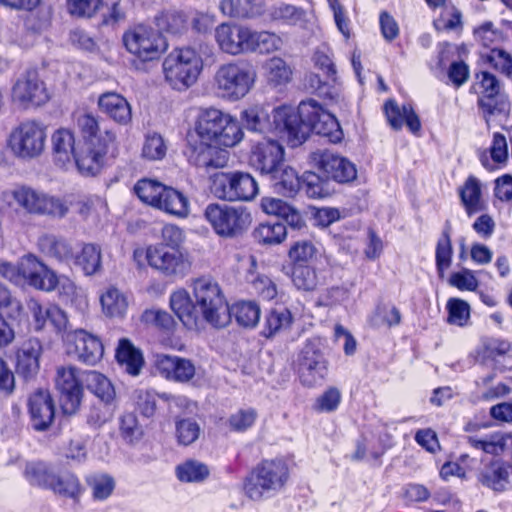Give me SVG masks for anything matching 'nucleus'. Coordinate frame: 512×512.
Segmentation results:
<instances>
[{
  "instance_id": "obj_14",
  "label": "nucleus",
  "mask_w": 512,
  "mask_h": 512,
  "mask_svg": "<svg viewBox=\"0 0 512 512\" xmlns=\"http://www.w3.org/2000/svg\"><path fill=\"white\" fill-rule=\"evenodd\" d=\"M123 42L126 49L142 61L158 59L168 47L160 32L143 24L125 32Z\"/></svg>"
},
{
  "instance_id": "obj_59",
  "label": "nucleus",
  "mask_w": 512,
  "mask_h": 512,
  "mask_svg": "<svg viewBox=\"0 0 512 512\" xmlns=\"http://www.w3.org/2000/svg\"><path fill=\"white\" fill-rule=\"evenodd\" d=\"M200 434V427L192 419H182L176 423V436L182 445H190L195 442Z\"/></svg>"
},
{
  "instance_id": "obj_3",
  "label": "nucleus",
  "mask_w": 512,
  "mask_h": 512,
  "mask_svg": "<svg viewBox=\"0 0 512 512\" xmlns=\"http://www.w3.org/2000/svg\"><path fill=\"white\" fill-rule=\"evenodd\" d=\"M195 131L200 139L224 147L236 146L244 136L237 119L215 108L205 109L199 114Z\"/></svg>"
},
{
  "instance_id": "obj_34",
  "label": "nucleus",
  "mask_w": 512,
  "mask_h": 512,
  "mask_svg": "<svg viewBox=\"0 0 512 512\" xmlns=\"http://www.w3.org/2000/svg\"><path fill=\"white\" fill-rule=\"evenodd\" d=\"M41 344L33 339L25 343L17 354V372L25 379L31 378L39 370Z\"/></svg>"
},
{
  "instance_id": "obj_9",
  "label": "nucleus",
  "mask_w": 512,
  "mask_h": 512,
  "mask_svg": "<svg viewBox=\"0 0 512 512\" xmlns=\"http://www.w3.org/2000/svg\"><path fill=\"white\" fill-rule=\"evenodd\" d=\"M0 275L14 284L26 281L30 286L45 291H51L57 285L56 275L33 255L23 257L18 266L1 263Z\"/></svg>"
},
{
  "instance_id": "obj_36",
  "label": "nucleus",
  "mask_w": 512,
  "mask_h": 512,
  "mask_svg": "<svg viewBox=\"0 0 512 512\" xmlns=\"http://www.w3.org/2000/svg\"><path fill=\"white\" fill-rule=\"evenodd\" d=\"M155 24L159 30L172 35H180L188 28L186 13L177 8L162 10L155 16Z\"/></svg>"
},
{
  "instance_id": "obj_25",
  "label": "nucleus",
  "mask_w": 512,
  "mask_h": 512,
  "mask_svg": "<svg viewBox=\"0 0 512 512\" xmlns=\"http://www.w3.org/2000/svg\"><path fill=\"white\" fill-rule=\"evenodd\" d=\"M155 365L163 377L178 383L189 382L196 373L193 362L179 356L158 355Z\"/></svg>"
},
{
  "instance_id": "obj_11",
  "label": "nucleus",
  "mask_w": 512,
  "mask_h": 512,
  "mask_svg": "<svg viewBox=\"0 0 512 512\" xmlns=\"http://www.w3.org/2000/svg\"><path fill=\"white\" fill-rule=\"evenodd\" d=\"M210 190L221 200L251 201L259 192L258 183L248 172H218L211 177Z\"/></svg>"
},
{
  "instance_id": "obj_44",
  "label": "nucleus",
  "mask_w": 512,
  "mask_h": 512,
  "mask_svg": "<svg viewBox=\"0 0 512 512\" xmlns=\"http://www.w3.org/2000/svg\"><path fill=\"white\" fill-rule=\"evenodd\" d=\"M75 265L79 266L85 275H93L101 268V250L94 244H85L74 256Z\"/></svg>"
},
{
  "instance_id": "obj_52",
  "label": "nucleus",
  "mask_w": 512,
  "mask_h": 512,
  "mask_svg": "<svg viewBox=\"0 0 512 512\" xmlns=\"http://www.w3.org/2000/svg\"><path fill=\"white\" fill-rule=\"evenodd\" d=\"M75 121L84 141H97L100 136L104 135L98 117L92 113H79L75 116Z\"/></svg>"
},
{
  "instance_id": "obj_58",
  "label": "nucleus",
  "mask_w": 512,
  "mask_h": 512,
  "mask_svg": "<svg viewBox=\"0 0 512 512\" xmlns=\"http://www.w3.org/2000/svg\"><path fill=\"white\" fill-rule=\"evenodd\" d=\"M115 409L116 406L103 403L92 405L87 415V424L94 429H99L112 419Z\"/></svg>"
},
{
  "instance_id": "obj_20",
  "label": "nucleus",
  "mask_w": 512,
  "mask_h": 512,
  "mask_svg": "<svg viewBox=\"0 0 512 512\" xmlns=\"http://www.w3.org/2000/svg\"><path fill=\"white\" fill-rule=\"evenodd\" d=\"M66 354L74 355L79 361L95 365L104 354L100 339L85 330L66 332Z\"/></svg>"
},
{
  "instance_id": "obj_43",
  "label": "nucleus",
  "mask_w": 512,
  "mask_h": 512,
  "mask_svg": "<svg viewBox=\"0 0 512 512\" xmlns=\"http://www.w3.org/2000/svg\"><path fill=\"white\" fill-rule=\"evenodd\" d=\"M266 78L269 84L274 86L285 85L292 79L291 66L281 57H272L264 65Z\"/></svg>"
},
{
  "instance_id": "obj_50",
  "label": "nucleus",
  "mask_w": 512,
  "mask_h": 512,
  "mask_svg": "<svg viewBox=\"0 0 512 512\" xmlns=\"http://www.w3.org/2000/svg\"><path fill=\"white\" fill-rule=\"evenodd\" d=\"M482 352L480 355L483 360L496 357L509 356L512 357V342L497 337H483L481 339Z\"/></svg>"
},
{
  "instance_id": "obj_63",
  "label": "nucleus",
  "mask_w": 512,
  "mask_h": 512,
  "mask_svg": "<svg viewBox=\"0 0 512 512\" xmlns=\"http://www.w3.org/2000/svg\"><path fill=\"white\" fill-rule=\"evenodd\" d=\"M120 432L122 437L129 443H133L141 437L142 429L134 413H125L121 417Z\"/></svg>"
},
{
  "instance_id": "obj_64",
  "label": "nucleus",
  "mask_w": 512,
  "mask_h": 512,
  "mask_svg": "<svg viewBox=\"0 0 512 512\" xmlns=\"http://www.w3.org/2000/svg\"><path fill=\"white\" fill-rule=\"evenodd\" d=\"M341 402V393L338 388L330 387L315 402L314 409L318 412H333Z\"/></svg>"
},
{
  "instance_id": "obj_23",
  "label": "nucleus",
  "mask_w": 512,
  "mask_h": 512,
  "mask_svg": "<svg viewBox=\"0 0 512 512\" xmlns=\"http://www.w3.org/2000/svg\"><path fill=\"white\" fill-rule=\"evenodd\" d=\"M24 474L32 485L51 489L59 495L64 492L61 463L31 462L26 465Z\"/></svg>"
},
{
  "instance_id": "obj_61",
  "label": "nucleus",
  "mask_w": 512,
  "mask_h": 512,
  "mask_svg": "<svg viewBox=\"0 0 512 512\" xmlns=\"http://www.w3.org/2000/svg\"><path fill=\"white\" fill-rule=\"evenodd\" d=\"M142 317L147 324H152L165 332H171L176 324L174 318L162 310H146Z\"/></svg>"
},
{
  "instance_id": "obj_5",
  "label": "nucleus",
  "mask_w": 512,
  "mask_h": 512,
  "mask_svg": "<svg viewBox=\"0 0 512 512\" xmlns=\"http://www.w3.org/2000/svg\"><path fill=\"white\" fill-rule=\"evenodd\" d=\"M289 478V470L282 460H263L244 481L245 495L253 501L279 492Z\"/></svg>"
},
{
  "instance_id": "obj_48",
  "label": "nucleus",
  "mask_w": 512,
  "mask_h": 512,
  "mask_svg": "<svg viewBox=\"0 0 512 512\" xmlns=\"http://www.w3.org/2000/svg\"><path fill=\"white\" fill-rule=\"evenodd\" d=\"M87 485L92 490V497L96 501H104L108 499L114 489V478L106 473H93L86 477Z\"/></svg>"
},
{
  "instance_id": "obj_60",
  "label": "nucleus",
  "mask_w": 512,
  "mask_h": 512,
  "mask_svg": "<svg viewBox=\"0 0 512 512\" xmlns=\"http://www.w3.org/2000/svg\"><path fill=\"white\" fill-rule=\"evenodd\" d=\"M167 147L158 134L148 135L145 139L142 155L149 160H160L166 155Z\"/></svg>"
},
{
  "instance_id": "obj_33",
  "label": "nucleus",
  "mask_w": 512,
  "mask_h": 512,
  "mask_svg": "<svg viewBox=\"0 0 512 512\" xmlns=\"http://www.w3.org/2000/svg\"><path fill=\"white\" fill-rule=\"evenodd\" d=\"M116 359L118 364L131 376H138L144 366V357L140 349L133 343L122 338L118 342L116 349Z\"/></svg>"
},
{
  "instance_id": "obj_57",
  "label": "nucleus",
  "mask_w": 512,
  "mask_h": 512,
  "mask_svg": "<svg viewBox=\"0 0 512 512\" xmlns=\"http://www.w3.org/2000/svg\"><path fill=\"white\" fill-rule=\"evenodd\" d=\"M22 313L20 302L11 297L10 291L0 283V316L13 320L18 319Z\"/></svg>"
},
{
  "instance_id": "obj_46",
  "label": "nucleus",
  "mask_w": 512,
  "mask_h": 512,
  "mask_svg": "<svg viewBox=\"0 0 512 512\" xmlns=\"http://www.w3.org/2000/svg\"><path fill=\"white\" fill-rule=\"evenodd\" d=\"M165 188L159 181L143 178L134 185V192L142 202L156 208Z\"/></svg>"
},
{
  "instance_id": "obj_56",
  "label": "nucleus",
  "mask_w": 512,
  "mask_h": 512,
  "mask_svg": "<svg viewBox=\"0 0 512 512\" xmlns=\"http://www.w3.org/2000/svg\"><path fill=\"white\" fill-rule=\"evenodd\" d=\"M448 322L450 324L464 326L470 318V307L467 302L457 298L449 299L447 303Z\"/></svg>"
},
{
  "instance_id": "obj_53",
  "label": "nucleus",
  "mask_w": 512,
  "mask_h": 512,
  "mask_svg": "<svg viewBox=\"0 0 512 512\" xmlns=\"http://www.w3.org/2000/svg\"><path fill=\"white\" fill-rule=\"evenodd\" d=\"M237 323L243 327H254L260 318V309L253 302H240L230 309Z\"/></svg>"
},
{
  "instance_id": "obj_51",
  "label": "nucleus",
  "mask_w": 512,
  "mask_h": 512,
  "mask_svg": "<svg viewBox=\"0 0 512 512\" xmlns=\"http://www.w3.org/2000/svg\"><path fill=\"white\" fill-rule=\"evenodd\" d=\"M209 473L207 465L196 460H188L176 467V475L182 482H202Z\"/></svg>"
},
{
  "instance_id": "obj_13",
  "label": "nucleus",
  "mask_w": 512,
  "mask_h": 512,
  "mask_svg": "<svg viewBox=\"0 0 512 512\" xmlns=\"http://www.w3.org/2000/svg\"><path fill=\"white\" fill-rule=\"evenodd\" d=\"M215 81L223 97L238 100L251 89L255 81V72L246 62H230L219 67Z\"/></svg>"
},
{
  "instance_id": "obj_38",
  "label": "nucleus",
  "mask_w": 512,
  "mask_h": 512,
  "mask_svg": "<svg viewBox=\"0 0 512 512\" xmlns=\"http://www.w3.org/2000/svg\"><path fill=\"white\" fill-rule=\"evenodd\" d=\"M221 11L230 17L253 18L264 11L263 0H222Z\"/></svg>"
},
{
  "instance_id": "obj_2",
  "label": "nucleus",
  "mask_w": 512,
  "mask_h": 512,
  "mask_svg": "<svg viewBox=\"0 0 512 512\" xmlns=\"http://www.w3.org/2000/svg\"><path fill=\"white\" fill-rule=\"evenodd\" d=\"M84 385L101 403L116 406L115 388L106 376L70 366L66 369V415H73L79 410L84 397Z\"/></svg>"
},
{
  "instance_id": "obj_42",
  "label": "nucleus",
  "mask_w": 512,
  "mask_h": 512,
  "mask_svg": "<svg viewBox=\"0 0 512 512\" xmlns=\"http://www.w3.org/2000/svg\"><path fill=\"white\" fill-rule=\"evenodd\" d=\"M286 235V226L280 221L261 223L253 231L255 241L266 245L280 244L286 238Z\"/></svg>"
},
{
  "instance_id": "obj_28",
  "label": "nucleus",
  "mask_w": 512,
  "mask_h": 512,
  "mask_svg": "<svg viewBox=\"0 0 512 512\" xmlns=\"http://www.w3.org/2000/svg\"><path fill=\"white\" fill-rule=\"evenodd\" d=\"M509 465L501 459H493L483 466L478 480L479 482L495 492L508 490L510 486Z\"/></svg>"
},
{
  "instance_id": "obj_6",
  "label": "nucleus",
  "mask_w": 512,
  "mask_h": 512,
  "mask_svg": "<svg viewBox=\"0 0 512 512\" xmlns=\"http://www.w3.org/2000/svg\"><path fill=\"white\" fill-rule=\"evenodd\" d=\"M116 134L110 129H104V135L97 141H83L71 144V151L78 172L85 177H94L102 171L105 165V156L111 151L115 156Z\"/></svg>"
},
{
  "instance_id": "obj_62",
  "label": "nucleus",
  "mask_w": 512,
  "mask_h": 512,
  "mask_svg": "<svg viewBox=\"0 0 512 512\" xmlns=\"http://www.w3.org/2000/svg\"><path fill=\"white\" fill-rule=\"evenodd\" d=\"M257 418L254 408L240 409L229 417V425L232 430L243 432L250 428Z\"/></svg>"
},
{
  "instance_id": "obj_7",
  "label": "nucleus",
  "mask_w": 512,
  "mask_h": 512,
  "mask_svg": "<svg viewBox=\"0 0 512 512\" xmlns=\"http://www.w3.org/2000/svg\"><path fill=\"white\" fill-rule=\"evenodd\" d=\"M201 70V57L189 47L174 49L163 61L165 79L176 90H185L192 86Z\"/></svg>"
},
{
  "instance_id": "obj_10",
  "label": "nucleus",
  "mask_w": 512,
  "mask_h": 512,
  "mask_svg": "<svg viewBox=\"0 0 512 512\" xmlns=\"http://www.w3.org/2000/svg\"><path fill=\"white\" fill-rule=\"evenodd\" d=\"M46 143V127L37 120H24L8 135L7 147L11 153L23 160L39 157Z\"/></svg>"
},
{
  "instance_id": "obj_54",
  "label": "nucleus",
  "mask_w": 512,
  "mask_h": 512,
  "mask_svg": "<svg viewBox=\"0 0 512 512\" xmlns=\"http://www.w3.org/2000/svg\"><path fill=\"white\" fill-rule=\"evenodd\" d=\"M291 277L293 284L299 290L312 291L318 284L316 272L309 265H294Z\"/></svg>"
},
{
  "instance_id": "obj_21",
  "label": "nucleus",
  "mask_w": 512,
  "mask_h": 512,
  "mask_svg": "<svg viewBox=\"0 0 512 512\" xmlns=\"http://www.w3.org/2000/svg\"><path fill=\"white\" fill-rule=\"evenodd\" d=\"M284 154V148L278 141L263 138L252 146L249 164L266 177L283 166Z\"/></svg>"
},
{
  "instance_id": "obj_26",
  "label": "nucleus",
  "mask_w": 512,
  "mask_h": 512,
  "mask_svg": "<svg viewBox=\"0 0 512 512\" xmlns=\"http://www.w3.org/2000/svg\"><path fill=\"white\" fill-rule=\"evenodd\" d=\"M32 426L35 430L45 431L51 425L55 416V407L47 390L33 393L28 402Z\"/></svg>"
},
{
  "instance_id": "obj_45",
  "label": "nucleus",
  "mask_w": 512,
  "mask_h": 512,
  "mask_svg": "<svg viewBox=\"0 0 512 512\" xmlns=\"http://www.w3.org/2000/svg\"><path fill=\"white\" fill-rule=\"evenodd\" d=\"M268 16L272 21L295 26L305 21L306 13L302 8L280 3L269 8Z\"/></svg>"
},
{
  "instance_id": "obj_18",
  "label": "nucleus",
  "mask_w": 512,
  "mask_h": 512,
  "mask_svg": "<svg viewBox=\"0 0 512 512\" xmlns=\"http://www.w3.org/2000/svg\"><path fill=\"white\" fill-rule=\"evenodd\" d=\"M184 154L188 162L196 167L210 169H220L227 166L229 161V152L213 146L205 140L196 139L189 136Z\"/></svg>"
},
{
  "instance_id": "obj_31",
  "label": "nucleus",
  "mask_w": 512,
  "mask_h": 512,
  "mask_svg": "<svg viewBox=\"0 0 512 512\" xmlns=\"http://www.w3.org/2000/svg\"><path fill=\"white\" fill-rule=\"evenodd\" d=\"M468 444L486 454L499 456L512 447V434L497 431L480 438L478 436H467Z\"/></svg>"
},
{
  "instance_id": "obj_22",
  "label": "nucleus",
  "mask_w": 512,
  "mask_h": 512,
  "mask_svg": "<svg viewBox=\"0 0 512 512\" xmlns=\"http://www.w3.org/2000/svg\"><path fill=\"white\" fill-rule=\"evenodd\" d=\"M146 259L152 268L167 277L183 276L187 267L182 253L164 244L149 246L146 250Z\"/></svg>"
},
{
  "instance_id": "obj_41",
  "label": "nucleus",
  "mask_w": 512,
  "mask_h": 512,
  "mask_svg": "<svg viewBox=\"0 0 512 512\" xmlns=\"http://www.w3.org/2000/svg\"><path fill=\"white\" fill-rule=\"evenodd\" d=\"M283 45L280 36L269 31H253L250 29L249 53L269 54L279 50Z\"/></svg>"
},
{
  "instance_id": "obj_15",
  "label": "nucleus",
  "mask_w": 512,
  "mask_h": 512,
  "mask_svg": "<svg viewBox=\"0 0 512 512\" xmlns=\"http://www.w3.org/2000/svg\"><path fill=\"white\" fill-rule=\"evenodd\" d=\"M472 89L479 94L478 107L486 120L491 116L505 114L509 111L508 97L501 91L500 82L493 74L487 71L477 73Z\"/></svg>"
},
{
  "instance_id": "obj_40",
  "label": "nucleus",
  "mask_w": 512,
  "mask_h": 512,
  "mask_svg": "<svg viewBox=\"0 0 512 512\" xmlns=\"http://www.w3.org/2000/svg\"><path fill=\"white\" fill-rule=\"evenodd\" d=\"M460 199L469 216L483 209L481 203V185L474 176H469L460 189Z\"/></svg>"
},
{
  "instance_id": "obj_12",
  "label": "nucleus",
  "mask_w": 512,
  "mask_h": 512,
  "mask_svg": "<svg viewBox=\"0 0 512 512\" xmlns=\"http://www.w3.org/2000/svg\"><path fill=\"white\" fill-rule=\"evenodd\" d=\"M204 218L217 235L228 238L242 234L251 222L250 213L245 208L218 203L206 206Z\"/></svg>"
},
{
  "instance_id": "obj_1",
  "label": "nucleus",
  "mask_w": 512,
  "mask_h": 512,
  "mask_svg": "<svg viewBox=\"0 0 512 512\" xmlns=\"http://www.w3.org/2000/svg\"><path fill=\"white\" fill-rule=\"evenodd\" d=\"M273 121L269 115L259 108L244 110L241 119L247 130L260 134L274 130L286 137L292 146L302 144L310 135L315 133L328 139L331 143H339L343 131L336 117L314 99L303 100L297 109L289 106L277 107L273 110Z\"/></svg>"
},
{
  "instance_id": "obj_17",
  "label": "nucleus",
  "mask_w": 512,
  "mask_h": 512,
  "mask_svg": "<svg viewBox=\"0 0 512 512\" xmlns=\"http://www.w3.org/2000/svg\"><path fill=\"white\" fill-rule=\"evenodd\" d=\"M311 163L328 180L344 184L356 179L354 163L330 150H317L310 155Z\"/></svg>"
},
{
  "instance_id": "obj_4",
  "label": "nucleus",
  "mask_w": 512,
  "mask_h": 512,
  "mask_svg": "<svg viewBox=\"0 0 512 512\" xmlns=\"http://www.w3.org/2000/svg\"><path fill=\"white\" fill-rule=\"evenodd\" d=\"M193 296L198 313L211 326L223 328L230 323L231 311L217 282L205 277L196 279Z\"/></svg>"
},
{
  "instance_id": "obj_55",
  "label": "nucleus",
  "mask_w": 512,
  "mask_h": 512,
  "mask_svg": "<svg viewBox=\"0 0 512 512\" xmlns=\"http://www.w3.org/2000/svg\"><path fill=\"white\" fill-rule=\"evenodd\" d=\"M316 247L309 240L295 242L289 249L288 256L294 265H309L316 255Z\"/></svg>"
},
{
  "instance_id": "obj_32",
  "label": "nucleus",
  "mask_w": 512,
  "mask_h": 512,
  "mask_svg": "<svg viewBox=\"0 0 512 512\" xmlns=\"http://www.w3.org/2000/svg\"><path fill=\"white\" fill-rule=\"evenodd\" d=\"M170 307L185 327L188 329L198 327V309L187 291L182 289L173 292L170 296Z\"/></svg>"
},
{
  "instance_id": "obj_8",
  "label": "nucleus",
  "mask_w": 512,
  "mask_h": 512,
  "mask_svg": "<svg viewBox=\"0 0 512 512\" xmlns=\"http://www.w3.org/2000/svg\"><path fill=\"white\" fill-rule=\"evenodd\" d=\"M0 200L7 207L17 204L29 214L62 216L64 213V204L59 197L25 185L3 191Z\"/></svg>"
},
{
  "instance_id": "obj_47",
  "label": "nucleus",
  "mask_w": 512,
  "mask_h": 512,
  "mask_svg": "<svg viewBox=\"0 0 512 512\" xmlns=\"http://www.w3.org/2000/svg\"><path fill=\"white\" fill-rule=\"evenodd\" d=\"M292 323V315L286 308L273 309L265 317L263 336L270 338L275 334L286 330Z\"/></svg>"
},
{
  "instance_id": "obj_49",
  "label": "nucleus",
  "mask_w": 512,
  "mask_h": 512,
  "mask_svg": "<svg viewBox=\"0 0 512 512\" xmlns=\"http://www.w3.org/2000/svg\"><path fill=\"white\" fill-rule=\"evenodd\" d=\"M100 302L103 311L110 317L124 315L128 306L126 297L114 287L107 289V291L101 295Z\"/></svg>"
},
{
  "instance_id": "obj_39",
  "label": "nucleus",
  "mask_w": 512,
  "mask_h": 512,
  "mask_svg": "<svg viewBox=\"0 0 512 512\" xmlns=\"http://www.w3.org/2000/svg\"><path fill=\"white\" fill-rule=\"evenodd\" d=\"M300 189L304 190L309 198L322 199L330 196L334 188L326 176L312 171H306L300 177Z\"/></svg>"
},
{
  "instance_id": "obj_27",
  "label": "nucleus",
  "mask_w": 512,
  "mask_h": 512,
  "mask_svg": "<svg viewBox=\"0 0 512 512\" xmlns=\"http://www.w3.org/2000/svg\"><path fill=\"white\" fill-rule=\"evenodd\" d=\"M384 112L388 123L395 130H400L404 123L412 133L421 129L420 119L409 103L400 107L395 100L389 99L384 104Z\"/></svg>"
},
{
  "instance_id": "obj_19",
  "label": "nucleus",
  "mask_w": 512,
  "mask_h": 512,
  "mask_svg": "<svg viewBox=\"0 0 512 512\" xmlns=\"http://www.w3.org/2000/svg\"><path fill=\"white\" fill-rule=\"evenodd\" d=\"M299 375L301 382L306 386H314L322 381L328 372L326 360L319 345L308 341L299 355Z\"/></svg>"
},
{
  "instance_id": "obj_24",
  "label": "nucleus",
  "mask_w": 512,
  "mask_h": 512,
  "mask_svg": "<svg viewBox=\"0 0 512 512\" xmlns=\"http://www.w3.org/2000/svg\"><path fill=\"white\" fill-rule=\"evenodd\" d=\"M215 38L220 49L231 55L249 53L250 28L241 25L221 24Z\"/></svg>"
},
{
  "instance_id": "obj_16",
  "label": "nucleus",
  "mask_w": 512,
  "mask_h": 512,
  "mask_svg": "<svg viewBox=\"0 0 512 512\" xmlns=\"http://www.w3.org/2000/svg\"><path fill=\"white\" fill-rule=\"evenodd\" d=\"M50 98L46 84L35 69L22 73L12 87V100L23 109L40 107Z\"/></svg>"
},
{
  "instance_id": "obj_29",
  "label": "nucleus",
  "mask_w": 512,
  "mask_h": 512,
  "mask_svg": "<svg viewBox=\"0 0 512 512\" xmlns=\"http://www.w3.org/2000/svg\"><path fill=\"white\" fill-rule=\"evenodd\" d=\"M98 106L103 113L118 124L126 125L131 120L130 104L118 93H103L98 99Z\"/></svg>"
},
{
  "instance_id": "obj_30",
  "label": "nucleus",
  "mask_w": 512,
  "mask_h": 512,
  "mask_svg": "<svg viewBox=\"0 0 512 512\" xmlns=\"http://www.w3.org/2000/svg\"><path fill=\"white\" fill-rule=\"evenodd\" d=\"M270 186L277 194L293 197L300 190V177L295 169L290 166H280L273 173L266 176Z\"/></svg>"
},
{
  "instance_id": "obj_35",
  "label": "nucleus",
  "mask_w": 512,
  "mask_h": 512,
  "mask_svg": "<svg viewBox=\"0 0 512 512\" xmlns=\"http://www.w3.org/2000/svg\"><path fill=\"white\" fill-rule=\"evenodd\" d=\"M156 208L177 218H186L190 212V202L182 192L166 186Z\"/></svg>"
},
{
  "instance_id": "obj_37",
  "label": "nucleus",
  "mask_w": 512,
  "mask_h": 512,
  "mask_svg": "<svg viewBox=\"0 0 512 512\" xmlns=\"http://www.w3.org/2000/svg\"><path fill=\"white\" fill-rule=\"evenodd\" d=\"M27 308L32 313L37 329H41L46 322H50L59 332L64 323V312L57 306L42 307L38 300L31 298L27 301Z\"/></svg>"
}]
</instances>
